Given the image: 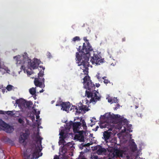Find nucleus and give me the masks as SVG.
<instances>
[{
    "label": "nucleus",
    "mask_w": 159,
    "mask_h": 159,
    "mask_svg": "<svg viewBox=\"0 0 159 159\" xmlns=\"http://www.w3.org/2000/svg\"><path fill=\"white\" fill-rule=\"evenodd\" d=\"M85 43H84L82 48L79 46L77 50L78 52L76 53V59L78 66H82L80 68L82 69L85 74H87L88 67L89 65V61L90 55V52L93 51V49L87 39L86 37L83 38Z\"/></svg>",
    "instance_id": "obj_1"
},
{
    "label": "nucleus",
    "mask_w": 159,
    "mask_h": 159,
    "mask_svg": "<svg viewBox=\"0 0 159 159\" xmlns=\"http://www.w3.org/2000/svg\"><path fill=\"white\" fill-rule=\"evenodd\" d=\"M84 84V88L88 90L85 91V96L88 98H91L90 102L95 103L101 99V96L98 92L94 90L95 87V84L90 80V77L89 76H86L83 79Z\"/></svg>",
    "instance_id": "obj_2"
},
{
    "label": "nucleus",
    "mask_w": 159,
    "mask_h": 159,
    "mask_svg": "<svg viewBox=\"0 0 159 159\" xmlns=\"http://www.w3.org/2000/svg\"><path fill=\"white\" fill-rule=\"evenodd\" d=\"M16 64L17 66L21 65L20 69L23 70L25 72V64L28 63L30 69H34L38 68L39 64V61L37 59H34L33 60L29 59L28 54L26 52L24 53L22 56L18 55L14 57V58H16Z\"/></svg>",
    "instance_id": "obj_3"
},
{
    "label": "nucleus",
    "mask_w": 159,
    "mask_h": 159,
    "mask_svg": "<svg viewBox=\"0 0 159 159\" xmlns=\"http://www.w3.org/2000/svg\"><path fill=\"white\" fill-rule=\"evenodd\" d=\"M40 68H42V70H41L38 73V78H35L34 81V85L37 87H39L41 88H44L45 87L44 84L45 79L43 77L44 75V70L45 67L40 66Z\"/></svg>",
    "instance_id": "obj_4"
},
{
    "label": "nucleus",
    "mask_w": 159,
    "mask_h": 159,
    "mask_svg": "<svg viewBox=\"0 0 159 159\" xmlns=\"http://www.w3.org/2000/svg\"><path fill=\"white\" fill-rule=\"evenodd\" d=\"M41 151L39 145L32 147L30 149V154L28 155L26 152L25 153L24 159H34V158H38L40 156L39 152Z\"/></svg>",
    "instance_id": "obj_5"
},
{
    "label": "nucleus",
    "mask_w": 159,
    "mask_h": 159,
    "mask_svg": "<svg viewBox=\"0 0 159 159\" xmlns=\"http://www.w3.org/2000/svg\"><path fill=\"white\" fill-rule=\"evenodd\" d=\"M0 126L3 128V130L7 133H11L14 130L13 126L7 124L2 119H0Z\"/></svg>",
    "instance_id": "obj_6"
},
{
    "label": "nucleus",
    "mask_w": 159,
    "mask_h": 159,
    "mask_svg": "<svg viewBox=\"0 0 159 159\" xmlns=\"http://www.w3.org/2000/svg\"><path fill=\"white\" fill-rule=\"evenodd\" d=\"M93 64H100L101 63L103 62L102 59H101V57L99 55L95 53L93 55L92 57L90 60Z\"/></svg>",
    "instance_id": "obj_7"
},
{
    "label": "nucleus",
    "mask_w": 159,
    "mask_h": 159,
    "mask_svg": "<svg viewBox=\"0 0 159 159\" xmlns=\"http://www.w3.org/2000/svg\"><path fill=\"white\" fill-rule=\"evenodd\" d=\"M30 135V131L28 129H26L25 133H21L19 138V142L20 143H24Z\"/></svg>",
    "instance_id": "obj_8"
},
{
    "label": "nucleus",
    "mask_w": 159,
    "mask_h": 159,
    "mask_svg": "<svg viewBox=\"0 0 159 159\" xmlns=\"http://www.w3.org/2000/svg\"><path fill=\"white\" fill-rule=\"evenodd\" d=\"M111 155V156L113 158L118 157H125V152L123 151L116 149Z\"/></svg>",
    "instance_id": "obj_9"
},
{
    "label": "nucleus",
    "mask_w": 159,
    "mask_h": 159,
    "mask_svg": "<svg viewBox=\"0 0 159 159\" xmlns=\"http://www.w3.org/2000/svg\"><path fill=\"white\" fill-rule=\"evenodd\" d=\"M20 108L22 111H24L25 110L26 107H25V102L22 101L20 100L17 99L16 101V103Z\"/></svg>",
    "instance_id": "obj_10"
},
{
    "label": "nucleus",
    "mask_w": 159,
    "mask_h": 159,
    "mask_svg": "<svg viewBox=\"0 0 159 159\" xmlns=\"http://www.w3.org/2000/svg\"><path fill=\"white\" fill-rule=\"evenodd\" d=\"M61 109L65 111H69L71 106L70 103L69 102H62L61 103Z\"/></svg>",
    "instance_id": "obj_11"
},
{
    "label": "nucleus",
    "mask_w": 159,
    "mask_h": 159,
    "mask_svg": "<svg viewBox=\"0 0 159 159\" xmlns=\"http://www.w3.org/2000/svg\"><path fill=\"white\" fill-rule=\"evenodd\" d=\"M112 133L111 132H109L107 131H105L103 132V139H104L106 143L108 142V141L109 140L111 134Z\"/></svg>",
    "instance_id": "obj_12"
},
{
    "label": "nucleus",
    "mask_w": 159,
    "mask_h": 159,
    "mask_svg": "<svg viewBox=\"0 0 159 159\" xmlns=\"http://www.w3.org/2000/svg\"><path fill=\"white\" fill-rule=\"evenodd\" d=\"M107 143L108 146L109 147L113 148L116 146L117 145V139L116 138L114 137L111 140H109L108 142Z\"/></svg>",
    "instance_id": "obj_13"
},
{
    "label": "nucleus",
    "mask_w": 159,
    "mask_h": 159,
    "mask_svg": "<svg viewBox=\"0 0 159 159\" xmlns=\"http://www.w3.org/2000/svg\"><path fill=\"white\" fill-rule=\"evenodd\" d=\"M81 125L80 122H75L73 126V129L74 133H76L78 132L80 129V126Z\"/></svg>",
    "instance_id": "obj_14"
},
{
    "label": "nucleus",
    "mask_w": 159,
    "mask_h": 159,
    "mask_svg": "<svg viewBox=\"0 0 159 159\" xmlns=\"http://www.w3.org/2000/svg\"><path fill=\"white\" fill-rule=\"evenodd\" d=\"M78 105L79 110L80 111V113L82 111H87L90 110V109L88 108L86 105H83L81 102L79 103Z\"/></svg>",
    "instance_id": "obj_15"
},
{
    "label": "nucleus",
    "mask_w": 159,
    "mask_h": 159,
    "mask_svg": "<svg viewBox=\"0 0 159 159\" xmlns=\"http://www.w3.org/2000/svg\"><path fill=\"white\" fill-rule=\"evenodd\" d=\"M106 151V149L105 148H102L101 146H99L97 150V153L98 155H101L103 153L105 152Z\"/></svg>",
    "instance_id": "obj_16"
},
{
    "label": "nucleus",
    "mask_w": 159,
    "mask_h": 159,
    "mask_svg": "<svg viewBox=\"0 0 159 159\" xmlns=\"http://www.w3.org/2000/svg\"><path fill=\"white\" fill-rule=\"evenodd\" d=\"M25 103L26 108H29L31 107L33 105L32 102L30 101H25Z\"/></svg>",
    "instance_id": "obj_17"
},
{
    "label": "nucleus",
    "mask_w": 159,
    "mask_h": 159,
    "mask_svg": "<svg viewBox=\"0 0 159 159\" xmlns=\"http://www.w3.org/2000/svg\"><path fill=\"white\" fill-rule=\"evenodd\" d=\"M72 109L75 110H76L75 112L76 113H78V114H79L80 113V111L79 110V107H78L76 106H72L70 109L71 110Z\"/></svg>",
    "instance_id": "obj_18"
},
{
    "label": "nucleus",
    "mask_w": 159,
    "mask_h": 159,
    "mask_svg": "<svg viewBox=\"0 0 159 159\" xmlns=\"http://www.w3.org/2000/svg\"><path fill=\"white\" fill-rule=\"evenodd\" d=\"M74 124V122H73L72 121H70L69 122L66 124V128L69 129H70L72 127H73Z\"/></svg>",
    "instance_id": "obj_19"
},
{
    "label": "nucleus",
    "mask_w": 159,
    "mask_h": 159,
    "mask_svg": "<svg viewBox=\"0 0 159 159\" xmlns=\"http://www.w3.org/2000/svg\"><path fill=\"white\" fill-rule=\"evenodd\" d=\"M81 124H82V126L83 127V129L84 130H86L87 126H86V123L84 119L82 120Z\"/></svg>",
    "instance_id": "obj_20"
},
{
    "label": "nucleus",
    "mask_w": 159,
    "mask_h": 159,
    "mask_svg": "<svg viewBox=\"0 0 159 159\" xmlns=\"http://www.w3.org/2000/svg\"><path fill=\"white\" fill-rule=\"evenodd\" d=\"M66 138L64 137L62 138H60V139L59 141V144H60V143H61L62 144L63 146H65L66 142L64 139Z\"/></svg>",
    "instance_id": "obj_21"
},
{
    "label": "nucleus",
    "mask_w": 159,
    "mask_h": 159,
    "mask_svg": "<svg viewBox=\"0 0 159 159\" xmlns=\"http://www.w3.org/2000/svg\"><path fill=\"white\" fill-rule=\"evenodd\" d=\"M130 146V148L132 151H134L136 150L137 147L136 144H131Z\"/></svg>",
    "instance_id": "obj_22"
},
{
    "label": "nucleus",
    "mask_w": 159,
    "mask_h": 159,
    "mask_svg": "<svg viewBox=\"0 0 159 159\" xmlns=\"http://www.w3.org/2000/svg\"><path fill=\"white\" fill-rule=\"evenodd\" d=\"M59 135H60L59 138H62L64 137H66V134H65L64 131L63 130H61V131L59 133Z\"/></svg>",
    "instance_id": "obj_23"
},
{
    "label": "nucleus",
    "mask_w": 159,
    "mask_h": 159,
    "mask_svg": "<svg viewBox=\"0 0 159 159\" xmlns=\"http://www.w3.org/2000/svg\"><path fill=\"white\" fill-rule=\"evenodd\" d=\"M29 92L32 95H34L36 93L35 88H32L29 89Z\"/></svg>",
    "instance_id": "obj_24"
},
{
    "label": "nucleus",
    "mask_w": 159,
    "mask_h": 159,
    "mask_svg": "<svg viewBox=\"0 0 159 159\" xmlns=\"http://www.w3.org/2000/svg\"><path fill=\"white\" fill-rule=\"evenodd\" d=\"M77 139L81 142L84 141V135H77Z\"/></svg>",
    "instance_id": "obj_25"
},
{
    "label": "nucleus",
    "mask_w": 159,
    "mask_h": 159,
    "mask_svg": "<svg viewBox=\"0 0 159 159\" xmlns=\"http://www.w3.org/2000/svg\"><path fill=\"white\" fill-rule=\"evenodd\" d=\"M80 39L79 36H75L73 38L72 41L75 42L76 41H80Z\"/></svg>",
    "instance_id": "obj_26"
},
{
    "label": "nucleus",
    "mask_w": 159,
    "mask_h": 159,
    "mask_svg": "<svg viewBox=\"0 0 159 159\" xmlns=\"http://www.w3.org/2000/svg\"><path fill=\"white\" fill-rule=\"evenodd\" d=\"M13 86H12V85H8L7 87H6V89H7L8 91H10L12 89H13Z\"/></svg>",
    "instance_id": "obj_27"
},
{
    "label": "nucleus",
    "mask_w": 159,
    "mask_h": 159,
    "mask_svg": "<svg viewBox=\"0 0 159 159\" xmlns=\"http://www.w3.org/2000/svg\"><path fill=\"white\" fill-rule=\"evenodd\" d=\"M36 138L37 139L36 141V143H37L38 142H39L40 144L41 145L42 138H41L40 136H36Z\"/></svg>",
    "instance_id": "obj_28"
},
{
    "label": "nucleus",
    "mask_w": 159,
    "mask_h": 159,
    "mask_svg": "<svg viewBox=\"0 0 159 159\" xmlns=\"http://www.w3.org/2000/svg\"><path fill=\"white\" fill-rule=\"evenodd\" d=\"M106 78V77H104L102 78V79L104 80L103 82L105 84H107L108 83H110V81L107 79H106L105 78Z\"/></svg>",
    "instance_id": "obj_29"
},
{
    "label": "nucleus",
    "mask_w": 159,
    "mask_h": 159,
    "mask_svg": "<svg viewBox=\"0 0 159 159\" xmlns=\"http://www.w3.org/2000/svg\"><path fill=\"white\" fill-rule=\"evenodd\" d=\"M12 112H13V111H5V113L6 114L11 116H13L14 115V114H12Z\"/></svg>",
    "instance_id": "obj_30"
},
{
    "label": "nucleus",
    "mask_w": 159,
    "mask_h": 159,
    "mask_svg": "<svg viewBox=\"0 0 159 159\" xmlns=\"http://www.w3.org/2000/svg\"><path fill=\"white\" fill-rule=\"evenodd\" d=\"M65 146L67 147V148H71L72 147L73 145L70 142H69L67 143H66Z\"/></svg>",
    "instance_id": "obj_31"
},
{
    "label": "nucleus",
    "mask_w": 159,
    "mask_h": 159,
    "mask_svg": "<svg viewBox=\"0 0 159 159\" xmlns=\"http://www.w3.org/2000/svg\"><path fill=\"white\" fill-rule=\"evenodd\" d=\"M91 159H99L98 156L95 154L91 155Z\"/></svg>",
    "instance_id": "obj_32"
},
{
    "label": "nucleus",
    "mask_w": 159,
    "mask_h": 159,
    "mask_svg": "<svg viewBox=\"0 0 159 159\" xmlns=\"http://www.w3.org/2000/svg\"><path fill=\"white\" fill-rule=\"evenodd\" d=\"M85 133V131L84 130L79 131V134L78 135H84V134Z\"/></svg>",
    "instance_id": "obj_33"
},
{
    "label": "nucleus",
    "mask_w": 159,
    "mask_h": 159,
    "mask_svg": "<svg viewBox=\"0 0 159 159\" xmlns=\"http://www.w3.org/2000/svg\"><path fill=\"white\" fill-rule=\"evenodd\" d=\"M18 121L19 123H20V124H23L25 122L21 118H19L18 119Z\"/></svg>",
    "instance_id": "obj_34"
},
{
    "label": "nucleus",
    "mask_w": 159,
    "mask_h": 159,
    "mask_svg": "<svg viewBox=\"0 0 159 159\" xmlns=\"http://www.w3.org/2000/svg\"><path fill=\"white\" fill-rule=\"evenodd\" d=\"M118 116L119 115H114L113 116H111V117L113 119H116L118 118Z\"/></svg>",
    "instance_id": "obj_35"
},
{
    "label": "nucleus",
    "mask_w": 159,
    "mask_h": 159,
    "mask_svg": "<svg viewBox=\"0 0 159 159\" xmlns=\"http://www.w3.org/2000/svg\"><path fill=\"white\" fill-rule=\"evenodd\" d=\"M120 106L119 104H117L116 107H113V109L114 110H116L117 109L120 108Z\"/></svg>",
    "instance_id": "obj_36"
},
{
    "label": "nucleus",
    "mask_w": 159,
    "mask_h": 159,
    "mask_svg": "<svg viewBox=\"0 0 159 159\" xmlns=\"http://www.w3.org/2000/svg\"><path fill=\"white\" fill-rule=\"evenodd\" d=\"M112 99H113V103L114 102L115 103H117L118 100L117 99V98H112Z\"/></svg>",
    "instance_id": "obj_37"
},
{
    "label": "nucleus",
    "mask_w": 159,
    "mask_h": 159,
    "mask_svg": "<svg viewBox=\"0 0 159 159\" xmlns=\"http://www.w3.org/2000/svg\"><path fill=\"white\" fill-rule=\"evenodd\" d=\"M26 72L28 75H30L33 73V72L31 71L28 70L26 71Z\"/></svg>",
    "instance_id": "obj_38"
},
{
    "label": "nucleus",
    "mask_w": 159,
    "mask_h": 159,
    "mask_svg": "<svg viewBox=\"0 0 159 159\" xmlns=\"http://www.w3.org/2000/svg\"><path fill=\"white\" fill-rule=\"evenodd\" d=\"M47 56L48 58H50L52 57V56L50 52H48L47 53Z\"/></svg>",
    "instance_id": "obj_39"
},
{
    "label": "nucleus",
    "mask_w": 159,
    "mask_h": 159,
    "mask_svg": "<svg viewBox=\"0 0 159 159\" xmlns=\"http://www.w3.org/2000/svg\"><path fill=\"white\" fill-rule=\"evenodd\" d=\"M108 101L109 102L113 103L112 98H109L108 100Z\"/></svg>",
    "instance_id": "obj_40"
},
{
    "label": "nucleus",
    "mask_w": 159,
    "mask_h": 159,
    "mask_svg": "<svg viewBox=\"0 0 159 159\" xmlns=\"http://www.w3.org/2000/svg\"><path fill=\"white\" fill-rule=\"evenodd\" d=\"M54 159H59V158L58 156L55 155L54 157Z\"/></svg>",
    "instance_id": "obj_41"
},
{
    "label": "nucleus",
    "mask_w": 159,
    "mask_h": 159,
    "mask_svg": "<svg viewBox=\"0 0 159 159\" xmlns=\"http://www.w3.org/2000/svg\"><path fill=\"white\" fill-rule=\"evenodd\" d=\"M0 114H5V111L2 110H0Z\"/></svg>",
    "instance_id": "obj_42"
},
{
    "label": "nucleus",
    "mask_w": 159,
    "mask_h": 159,
    "mask_svg": "<svg viewBox=\"0 0 159 159\" xmlns=\"http://www.w3.org/2000/svg\"><path fill=\"white\" fill-rule=\"evenodd\" d=\"M7 69V70H6V69H5V70L6 71L7 73H9V72H10V71L8 69Z\"/></svg>",
    "instance_id": "obj_43"
},
{
    "label": "nucleus",
    "mask_w": 159,
    "mask_h": 159,
    "mask_svg": "<svg viewBox=\"0 0 159 159\" xmlns=\"http://www.w3.org/2000/svg\"><path fill=\"white\" fill-rule=\"evenodd\" d=\"M122 42H124V41H125V40H126V39H125V37L124 38H123L122 39Z\"/></svg>",
    "instance_id": "obj_44"
},
{
    "label": "nucleus",
    "mask_w": 159,
    "mask_h": 159,
    "mask_svg": "<svg viewBox=\"0 0 159 159\" xmlns=\"http://www.w3.org/2000/svg\"><path fill=\"white\" fill-rule=\"evenodd\" d=\"M100 85L99 84H96V86L97 87H98L100 86Z\"/></svg>",
    "instance_id": "obj_45"
},
{
    "label": "nucleus",
    "mask_w": 159,
    "mask_h": 159,
    "mask_svg": "<svg viewBox=\"0 0 159 159\" xmlns=\"http://www.w3.org/2000/svg\"><path fill=\"white\" fill-rule=\"evenodd\" d=\"M39 118V115L37 114L36 115V118L37 119H38Z\"/></svg>",
    "instance_id": "obj_46"
},
{
    "label": "nucleus",
    "mask_w": 159,
    "mask_h": 159,
    "mask_svg": "<svg viewBox=\"0 0 159 159\" xmlns=\"http://www.w3.org/2000/svg\"><path fill=\"white\" fill-rule=\"evenodd\" d=\"M131 142L132 143V144H135V143L134 141V140L133 139H132L131 140Z\"/></svg>",
    "instance_id": "obj_47"
},
{
    "label": "nucleus",
    "mask_w": 159,
    "mask_h": 159,
    "mask_svg": "<svg viewBox=\"0 0 159 159\" xmlns=\"http://www.w3.org/2000/svg\"><path fill=\"white\" fill-rule=\"evenodd\" d=\"M96 76L98 79L99 80L100 79V77H99V76L98 75H97Z\"/></svg>",
    "instance_id": "obj_48"
},
{
    "label": "nucleus",
    "mask_w": 159,
    "mask_h": 159,
    "mask_svg": "<svg viewBox=\"0 0 159 159\" xmlns=\"http://www.w3.org/2000/svg\"><path fill=\"white\" fill-rule=\"evenodd\" d=\"M156 122L157 124H159V119L157 120Z\"/></svg>",
    "instance_id": "obj_49"
},
{
    "label": "nucleus",
    "mask_w": 159,
    "mask_h": 159,
    "mask_svg": "<svg viewBox=\"0 0 159 159\" xmlns=\"http://www.w3.org/2000/svg\"><path fill=\"white\" fill-rule=\"evenodd\" d=\"M99 128V127L98 126H96V127L95 128V130L97 131L98 130V129Z\"/></svg>",
    "instance_id": "obj_50"
},
{
    "label": "nucleus",
    "mask_w": 159,
    "mask_h": 159,
    "mask_svg": "<svg viewBox=\"0 0 159 159\" xmlns=\"http://www.w3.org/2000/svg\"><path fill=\"white\" fill-rule=\"evenodd\" d=\"M44 90L43 89H42V90H40V91H39V92L40 93H42L43 92V91H44Z\"/></svg>",
    "instance_id": "obj_51"
},
{
    "label": "nucleus",
    "mask_w": 159,
    "mask_h": 159,
    "mask_svg": "<svg viewBox=\"0 0 159 159\" xmlns=\"http://www.w3.org/2000/svg\"><path fill=\"white\" fill-rule=\"evenodd\" d=\"M32 120H34V116H33L31 117Z\"/></svg>",
    "instance_id": "obj_52"
},
{
    "label": "nucleus",
    "mask_w": 159,
    "mask_h": 159,
    "mask_svg": "<svg viewBox=\"0 0 159 159\" xmlns=\"http://www.w3.org/2000/svg\"><path fill=\"white\" fill-rule=\"evenodd\" d=\"M56 106H61V104H59L58 103H57V104H56Z\"/></svg>",
    "instance_id": "obj_53"
},
{
    "label": "nucleus",
    "mask_w": 159,
    "mask_h": 159,
    "mask_svg": "<svg viewBox=\"0 0 159 159\" xmlns=\"http://www.w3.org/2000/svg\"><path fill=\"white\" fill-rule=\"evenodd\" d=\"M93 119H94V120H94V122H96V121H97L96 120V119L95 118H93Z\"/></svg>",
    "instance_id": "obj_54"
},
{
    "label": "nucleus",
    "mask_w": 159,
    "mask_h": 159,
    "mask_svg": "<svg viewBox=\"0 0 159 159\" xmlns=\"http://www.w3.org/2000/svg\"><path fill=\"white\" fill-rule=\"evenodd\" d=\"M39 113H40V111H38V112L37 114L39 115Z\"/></svg>",
    "instance_id": "obj_55"
},
{
    "label": "nucleus",
    "mask_w": 159,
    "mask_h": 159,
    "mask_svg": "<svg viewBox=\"0 0 159 159\" xmlns=\"http://www.w3.org/2000/svg\"><path fill=\"white\" fill-rule=\"evenodd\" d=\"M81 159H87L86 158H82Z\"/></svg>",
    "instance_id": "obj_56"
},
{
    "label": "nucleus",
    "mask_w": 159,
    "mask_h": 159,
    "mask_svg": "<svg viewBox=\"0 0 159 159\" xmlns=\"http://www.w3.org/2000/svg\"><path fill=\"white\" fill-rule=\"evenodd\" d=\"M7 69H8V68H5V69H4L5 70V69H6V70H7Z\"/></svg>",
    "instance_id": "obj_57"
},
{
    "label": "nucleus",
    "mask_w": 159,
    "mask_h": 159,
    "mask_svg": "<svg viewBox=\"0 0 159 159\" xmlns=\"http://www.w3.org/2000/svg\"><path fill=\"white\" fill-rule=\"evenodd\" d=\"M91 120V122H93V120Z\"/></svg>",
    "instance_id": "obj_58"
},
{
    "label": "nucleus",
    "mask_w": 159,
    "mask_h": 159,
    "mask_svg": "<svg viewBox=\"0 0 159 159\" xmlns=\"http://www.w3.org/2000/svg\"><path fill=\"white\" fill-rule=\"evenodd\" d=\"M53 102H54V101H52V103H53Z\"/></svg>",
    "instance_id": "obj_59"
},
{
    "label": "nucleus",
    "mask_w": 159,
    "mask_h": 159,
    "mask_svg": "<svg viewBox=\"0 0 159 159\" xmlns=\"http://www.w3.org/2000/svg\"><path fill=\"white\" fill-rule=\"evenodd\" d=\"M137 107H137L136 106V107H135V108H137Z\"/></svg>",
    "instance_id": "obj_60"
},
{
    "label": "nucleus",
    "mask_w": 159,
    "mask_h": 159,
    "mask_svg": "<svg viewBox=\"0 0 159 159\" xmlns=\"http://www.w3.org/2000/svg\"><path fill=\"white\" fill-rule=\"evenodd\" d=\"M94 124H95V123H94V124H92V125H94Z\"/></svg>",
    "instance_id": "obj_61"
}]
</instances>
